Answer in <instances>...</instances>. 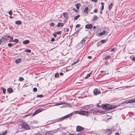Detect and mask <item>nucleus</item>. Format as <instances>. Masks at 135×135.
I'll return each instance as SVG.
<instances>
[{
  "instance_id": "obj_1",
  "label": "nucleus",
  "mask_w": 135,
  "mask_h": 135,
  "mask_svg": "<svg viewBox=\"0 0 135 135\" xmlns=\"http://www.w3.org/2000/svg\"><path fill=\"white\" fill-rule=\"evenodd\" d=\"M21 125L22 128L26 130H28L30 129V127L29 125L24 121L21 122Z\"/></svg>"
},
{
  "instance_id": "obj_2",
  "label": "nucleus",
  "mask_w": 135,
  "mask_h": 135,
  "mask_svg": "<svg viewBox=\"0 0 135 135\" xmlns=\"http://www.w3.org/2000/svg\"><path fill=\"white\" fill-rule=\"evenodd\" d=\"M11 36L9 35H6L3 36L1 39L2 41H4L7 40L9 38L11 39Z\"/></svg>"
},
{
  "instance_id": "obj_3",
  "label": "nucleus",
  "mask_w": 135,
  "mask_h": 135,
  "mask_svg": "<svg viewBox=\"0 0 135 135\" xmlns=\"http://www.w3.org/2000/svg\"><path fill=\"white\" fill-rule=\"evenodd\" d=\"M79 112V114L82 115L87 116L89 115V113L88 111H80Z\"/></svg>"
},
{
  "instance_id": "obj_4",
  "label": "nucleus",
  "mask_w": 135,
  "mask_h": 135,
  "mask_svg": "<svg viewBox=\"0 0 135 135\" xmlns=\"http://www.w3.org/2000/svg\"><path fill=\"white\" fill-rule=\"evenodd\" d=\"M93 93L95 95L100 94V91L98 89H95L93 90Z\"/></svg>"
},
{
  "instance_id": "obj_5",
  "label": "nucleus",
  "mask_w": 135,
  "mask_h": 135,
  "mask_svg": "<svg viewBox=\"0 0 135 135\" xmlns=\"http://www.w3.org/2000/svg\"><path fill=\"white\" fill-rule=\"evenodd\" d=\"M112 133L111 129H107L105 132V134L107 135H110Z\"/></svg>"
},
{
  "instance_id": "obj_6",
  "label": "nucleus",
  "mask_w": 135,
  "mask_h": 135,
  "mask_svg": "<svg viewBox=\"0 0 135 135\" xmlns=\"http://www.w3.org/2000/svg\"><path fill=\"white\" fill-rule=\"evenodd\" d=\"M107 107L108 108H107V110H110L114 108L115 107V106H112L108 104H107Z\"/></svg>"
},
{
  "instance_id": "obj_7",
  "label": "nucleus",
  "mask_w": 135,
  "mask_h": 135,
  "mask_svg": "<svg viewBox=\"0 0 135 135\" xmlns=\"http://www.w3.org/2000/svg\"><path fill=\"white\" fill-rule=\"evenodd\" d=\"M55 131V130H53L49 132H47L46 134V135H52L54 133L57 132V131Z\"/></svg>"
},
{
  "instance_id": "obj_8",
  "label": "nucleus",
  "mask_w": 135,
  "mask_h": 135,
  "mask_svg": "<svg viewBox=\"0 0 135 135\" xmlns=\"http://www.w3.org/2000/svg\"><path fill=\"white\" fill-rule=\"evenodd\" d=\"M83 129V128L80 126H78L76 127V131L79 132L81 131Z\"/></svg>"
},
{
  "instance_id": "obj_9",
  "label": "nucleus",
  "mask_w": 135,
  "mask_h": 135,
  "mask_svg": "<svg viewBox=\"0 0 135 135\" xmlns=\"http://www.w3.org/2000/svg\"><path fill=\"white\" fill-rule=\"evenodd\" d=\"M93 27V25L92 24H87L85 26V28L88 29L91 28Z\"/></svg>"
},
{
  "instance_id": "obj_10",
  "label": "nucleus",
  "mask_w": 135,
  "mask_h": 135,
  "mask_svg": "<svg viewBox=\"0 0 135 135\" xmlns=\"http://www.w3.org/2000/svg\"><path fill=\"white\" fill-rule=\"evenodd\" d=\"M18 41V40L17 39H15L14 40H13V37L12 36H11V39L9 40V42H15L17 43Z\"/></svg>"
},
{
  "instance_id": "obj_11",
  "label": "nucleus",
  "mask_w": 135,
  "mask_h": 135,
  "mask_svg": "<svg viewBox=\"0 0 135 135\" xmlns=\"http://www.w3.org/2000/svg\"><path fill=\"white\" fill-rule=\"evenodd\" d=\"M42 110L40 109H38L36 110V111L33 113V115L34 116L35 115L37 114L38 113L41 112Z\"/></svg>"
},
{
  "instance_id": "obj_12",
  "label": "nucleus",
  "mask_w": 135,
  "mask_h": 135,
  "mask_svg": "<svg viewBox=\"0 0 135 135\" xmlns=\"http://www.w3.org/2000/svg\"><path fill=\"white\" fill-rule=\"evenodd\" d=\"M22 22L21 21L19 20L16 21L15 22V23L16 24L18 25H21L22 24Z\"/></svg>"
},
{
  "instance_id": "obj_13",
  "label": "nucleus",
  "mask_w": 135,
  "mask_h": 135,
  "mask_svg": "<svg viewBox=\"0 0 135 135\" xmlns=\"http://www.w3.org/2000/svg\"><path fill=\"white\" fill-rule=\"evenodd\" d=\"M13 90L11 88H9L7 89V91L8 92V93H10L13 92Z\"/></svg>"
},
{
  "instance_id": "obj_14",
  "label": "nucleus",
  "mask_w": 135,
  "mask_h": 135,
  "mask_svg": "<svg viewBox=\"0 0 135 135\" xmlns=\"http://www.w3.org/2000/svg\"><path fill=\"white\" fill-rule=\"evenodd\" d=\"M63 16L65 18H68V15L67 13L66 12H65L62 13Z\"/></svg>"
},
{
  "instance_id": "obj_15",
  "label": "nucleus",
  "mask_w": 135,
  "mask_h": 135,
  "mask_svg": "<svg viewBox=\"0 0 135 135\" xmlns=\"http://www.w3.org/2000/svg\"><path fill=\"white\" fill-rule=\"evenodd\" d=\"M63 24L61 22L59 23L56 26V27H62L63 26Z\"/></svg>"
},
{
  "instance_id": "obj_16",
  "label": "nucleus",
  "mask_w": 135,
  "mask_h": 135,
  "mask_svg": "<svg viewBox=\"0 0 135 135\" xmlns=\"http://www.w3.org/2000/svg\"><path fill=\"white\" fill-rule=\"evenodd\" d=\"M98 17L97 16L94 15L93 17V18L92 20V21H95L97 20Z\"/></svg>"
},
{
  "instance_id": "obj_17",
  "label": "nucleus",
  "mask_w": 135,
  "mask_h": 135,
  "mask_svg": "<svg viewBox=\"0 0 135 135\" xmlns=\"http://www.w3.org/2000/svg\"><path fill=\"white\" fill-rule=\"evenodd\" d=\"M102 108L104 110H107V108H108V107H107V104H103L102 106Z\"/></svg>"
},
{
  "instance_id": "obj_18",
  "label": "nucleus",
  "mask_w": 135,
  "mask_h": 135,
  "mask_svg": "<svg viewBox=\"0 0 135 135\" xmlns=\"http://www.w3.org/2000/svg\"><path fill=\"white\" fill-rule=\"evenodd\" d=\"M81 6V4L80 3H77L75 4V6L76 8L79 9V7Z\"/></svg>"
},
{
  "instance_id": "obj_19",
  "label": "nucleus",
  "mask_w": 135,
  "mask_h": 135,
  "mask_svg": "<svg viewBox=\"0 0 135 135\" xmlns=\"http://www.w3.org/2000/svg\"><path fill=\"white\" fill-rule=\"evenodd\" d=\"M30 42V41L28 40H26L23 41V43L25 44H28Z\"/></svg>"
},
{
  "instance_id": "obj_20",
  "label": "nucleus",
  "mask_w": 135,
  "mask_h": 135,
  "mask_svg": "<svg viewBox=\"0 0 135 135\" xmlns=\"http://www.w3.org/2000/svg\"><path fill=\"white\" fill-rule=\"evenodd\" d=\"M64 128H59L55 130V131H57H57H59L61 132L62 131V130H63Z\"/></svg>"
},
{
  "instance_id": "obj_21",
  "label": "nucleus",
  "mask_w": 135,
  "mask_h": 135,
  "mask_svg": "<svg viewBox=\"0 0 135 135\" xmlns=\"http://www.w3.org/2000/svg\"><path fill=\"white\" fill-rule=\"evenodd\" d=\"M88 7H86L84 9V13H88Z\"/></svg>"
},
{
  "instance_id": "obj_22",
  "label": "nucleus",
  "mask_w": 135,
  "mask_h": 135,
  "mask_svg": "<svg viewBox=\"0 0 135 135\" xmlns=\"http://www.w3.org/2000/svg\"><path fill=\"white\" fill-rule=\"evenodd\" d=\"M113 6V4L112 3H110L108 7L109 10H110L112 9Z\"/></svg>"
},
{
  "instance_id": "obj_23",
  "label": "nucleus",
  "mask_w": 135,
  "mask_h": 135,
  "mask_svg": "<svg viewBox=\"0 0 135 135\" xmlns=\"http://www.w3.org/2000/svg\"><path fill=\"white\" fill-rule=\"evenodd\" d=\"M91 74H92V73H91V72L87 75L85 77V79L88 78L91 75Z\"/></svg>"
},
{
  "instance_id": "obj_24",
  "label": "nucleus",
  "mask_w": 135,
  "mask_h": 135,
  "mask_svg": "<svg viewBox=\"0 0 135 135\" xmlns=\"http://www.w3.org/2000/svg\"><path fill=\"white\" fill-rule=\"evenodd\" d=\"M70 116H71L70 114L66 115L64 117H63V118H62V119H65L66 118H68Z\"/></svg>"
},
{
  "instance_id": "obj_25",
  "label": "nucleus",
  "mask_w": 135,
  "mask_h": 135,
  "mask_svg": "<svg viewBox=\"0 0 135 135\" xmlns=\"http://www.w3.org/2000/svg\"><path fill=\"white\" fill-rule=\"evenodd\" d=\"M104 3L103 2H101V4L102 5V7L101 10H103L104 9Z\"/></svg>"
},
{
  "instance_id": "obj_26",
  "label": "nucleus",
  "mask_w": 135,
  "mask_h": 135,
  "mask_svg": "<svg viewBox=\"0 0 135 135\" xmlns=\"http://www.w3.org/2000/svg\"><path fill=\"white\" fill-rule=\"evenodd\" d=\"M65 104V102H61V103H57L56 104V105H60Z\"/></svg>"
},
{
  "instance_id": "obj_27",
  "label": "nucleus",
  "mask_w": 135,
  "mask_h": 135,
  "mask_svg": "<svg viewBox=\"0 0 135 135\" xmlns=\"http://www.w3.org/2000/svg\"><path fill=\"white\" fill-rule=\"evenodd\" d=\"M7 133V131L3 132L0 133V135H5Z\"/></svg>"
},
{
  "instance_id": "obj_28",
  "label": "nucleus",
  "mask_w": 135,
  "mask_h": 135,
  "mask_svg": "<svg viewBox=\"0 0 135 135\" xmlns=\"http://www.w3.org/2000/svg\"><path fill=\"white\" fill-rule=\"evenodd\" d=\"M80 17V15H78L74 17V19L75 20H77Z\"/></svg>"
},
{
  "instance_id": "obj_29",
  "label": "nucleus",
  "mask_w": 135,
  "mask_h": 135,
  "mask_svg": "<svg viewBox=\"0 0 135 135\" xmlns=\"http://www.w3.org/2000/svg\"><path fill=\"white\" fill-rule=\"evenodd\" d=\"M1 89L3 91V93L5 94L6 92V89L3 87H2L1 88Z\"/></svg>"
},
{
  "instance_id": "obj_30",
  "label": "nucleus",
  "mask_w": 135,
  "mask_h": 135,
  "mask_svg": "<svg viewBox=\"0 0 135 135\" xmlns=\"http://www.w3.org/2000/svg\"><path fill=\"white\" fill-rule=\"evenodd\" d=\"M107 41V39L106 40H103L101 41V42L103 44L105 43Z\"/></svg>"
},
{
  "instance_id": "obj_31",
  "label": "nucleus",
  "mask_w": 135,
  "mask_h": 135,
  "mask_svg": "<svg viewBox=\"0 0 135 135\" xmlns=\"http://www.w3.org/2000/svg\"><path fill=\"white\" fill-rule=\"evenodd\" d=\"M92 111L94 113H95L97 112L98 111V110L97 109H92Z\"/></svg>"
},
{
  "instance_id": "obj_32",
  "label": "nucleus",
  "mask_w": 135,
  "mask_h": 135,
  "mask_svg": "<svg viewBox=\"0 0 135 135\" xmlns=\"http://www.w3.org/2000/svg\"><path fill=\"white\" fill-rule=\"evenodd\" d=\"M21 61V59H19L18 60H15V62L16 63H18L20 62Z\"/></svg>"
},
{
  "instance_id": "obj_33",
  "label": "nucleus",
  "mask_w": 135,
  "mask_h": 135,
  "mask_svg": "<svg viewBox=\"0 0 135 135\" xmlns=\"http://www.w3.org/2000/svg\"><path fill=\"white\" fill-rule=\"evenodd\" d=\"M106 33H107L108 32H107V31H106L105 30H104L103 31L101 32H100L99 33H97V34H105Z\"/></svg>"
},
{
  "instance_id": "obj_34",
  "label": "nucleus",
  "mask_w": 135,
  "mask_h": 135,
  "mask_svg": "<svg viewBox=\"0 0 135 135\" xmlns=\"http://www.w3.org/2000/svg\"><path fill=\"white\" fill-rule=\"evenodd\" d=\"M25 51L28 53H30L31 52V50L30 49H26L25 50Z\"/></svg>"
},
{
  "instance_id": "obj_35",
  "label": "nucleus",
  "mask_w": 135,
  "mask_h": 135,
  "mask_svg": "<svg viewBox=\"0 0 135 135\" xmlns=\"http://www.w3.org/2000/svg\"><path fill=\"white\" fill-rule=\"evenodd\" d=\"M110 58V56H106L104 58V59L105 60L107 59H109Z\"/></svg>"
},
{
  "instance_id": "obj_36",
  "label": "nucleus",
  "mask_w": 135,
  "mask_h": 135,
  "mask_svg": "<svg viewBox=\"0 0 135 135\" xmlns=\"http://www.w3.org/2000/svg\"><path fill=\"white\" fill-rule=\"evenodd\" d=\"M59 76V74L58 73H56L55 74V77L57 78Z\"/></svg>"
},
{
  "instance_id": "obj_37",
  "label": "nucleus",
  "mask_w": 135,
  "mask_h": 135,
  "mask_svg": "<svg viewBox=\"0 0 135 135\" xmlns=\"http://www.w3.org/2000/svg\"><path fill=\"white\" fill-rule=\"evenodd\" d=\"M24 79L22 77H20L19 78V80L20 81H22Z\"/></svg>"
},
{
  "instance_id": "obj_38",
  "label": "nucleus",
  "mask_w": 135,
  "mask_h": 135,
  "mask_svg": "<svg viewBox=\"0 0 135 135\" xmlns=\"http://www.w3.org/2000/svg\"><path fill=\"white\" fill-rule=\"evenodd\" d=\"M13 45V44L11 43H8V45L9 47H11Z\"/></svg>"
},
{
  "instance_id": "obj_39",
  "label": "nucleus",
  "mask_w": 135,
  "mask_h": 135,
  "mask_svg": "<svg viewBox=\"0 0 135 135\" xmlns=\"http://www.w3.org/2000/svg\"><path fill=\"white\" fill-rule=\"evenodd\" d=\"M54 25L55 24L53 22H51L50 24V26L52 27H53Z\"/></svg>"
},
{
  "instance_id": "obj_40",
  "label": "nucleus",
  "mask_w": 135,
  "mask_h": 135,
  "mask_svg": "<svg viewBox=\"0 0 135 135\" xmlns=\"http://www.w3.org/2000/svg\"><path fill=\"white\" fill-rule=\"evenodd\" d=\"M85 38H83V39L81 41L80 43H83L85 42Z\"/></svg>"
},
{
  "instance_id": "obj_41",
  "label": "nucleus",
  "mask_w": 135,
  "mask_h": 135,
  "mask_svg": "<svg viewBox=\"0 0 135 135\" xmlns=\"http://www.w3.org/2000/svg\"><path fill=\"white\" fill-rule=\"evenodd\" d=\"M37 89L36 88H34L33 89V91H34V92H36L37 91Z\"/></svg>"
},
{
  "instance_id": "obj_42",
  "label": "nucleus",
  "mask_w": 135,
  "mask_h": 135,
  "mask_svg": "<svg viewBox=\"0 0 135 135\" xmlns=\"http://www.w3.org/2000/svg\"><path fill=\"white\" fill-rule=\"evenodd\" d=\"M61 33V32L60 31H57L55 32V33H54V34H60Z\"/></svg>"
},
{
  "instance_id": "obj_43",
  "label": "nucleus",
  "mask_w": 135,
  "mask_h": 135,
  "mask_svg": "<svg viewBox=\"0 0 135 135\" xmlns=\"http://www.w3.org/2000/svg\"><path fill=\"white\" fill-rule=\"evenodd\" d=\"M43 96L42 95H37V97H38L42 98L43 97Z\"/></svg>"
},
{
  "instance_id": "obj_44",
  "label": "nucleus",
  "mask_w": 135,
  "mask_h": 135,
  "mask_svg": "<svg viewBox=\"0 0 135 135\" xmlns=\"http://www.w3.org/2000/svg\"><path fill=\"white\" fill-rule=\"evenodd\" d=\"M9 14L10 15H11L12 14V12L11 10H10L9 12Z\"/></svg>"
},
{
  "instance_id": "obj_45",
  "label": "nucleus",
  "mask_w": 135,
  "mask_h": 135,
  "mask_svg": "<svg viewBox=\"0 0 135 135\" xmlns=\"http://www.w3.org/2000/svg\"><path fill=\"white\" fill-rule=\"evenodd\" d=\"M78 135H85V134L83 132H82L80 133Z\"/></svg>"
},
{
  "instance_id": "obj_46",
  "label": "nucleus",
  "mask_w": 135,
  "mask_h": 135,
  "mask_svg": "<svg viewBox=\"0 0 135 135\" xmlns=\"http://www.w3.org/2000/svg\"><path fill=\"white\" fill-rule=\"evenodd\" d=\"M98 10L97 9H95L93 11L95 13H97L98 12Z\"/></svg>"
},
{
  "instance_id": "obj_47",
  "label": "nucleus",
  "mask_w": 135,
  "mask_h": 135,
  "mask_svg": "<svg viewBox=\"0 0 135 135\" xmlns=\"http://www.w3.org/2000/svg\"><path fill=\"white\" fill-rule=\"evenodd\" d=\"M131 103L133 102H135V99H132L130 101Z\"/></svg>"
},
{
  "instance_id": "obj_48",
  "label": "nucleus",
  "mask_w": 135,
  "mask_h": 135,
  "mask_svg": "<svg viewBox=\"0 0 135 135\" xmlns=\"http://www.w3.org/2000/svg\"><path fill=\"white\" fill-rule=\"evenodd\" d=\"M80 26V24H77L76 25V28H78Z\"/></svg>"
},
{
  "instance_id": "obj_49",
  "label": "nucleus",
  "mask_w": 135,
  "mask_h": 135,
  "mask_svg": "<svg viewBox=\"0 0 135 135\" xmlns=\"http://www.w3.org/2000/svg\"><path fill=\"white\" fill-rule=\"evenodd\" d=\"M79 112H80V111H75V113L76 114H79Z\"/></svg>"
},
{
  "instance_id": "obj_50",
  "label": "nucleus",
  "mask_w": 135,
  "mask_h": 135,
  "mask_svg": "<svg viewBox=\"0 0 135 135\" xmlns=\"http://www.w3.org/2000/svg\"><path fill=\"white\" fill-rule=\"evenodd\" d=\"M105 64L106 65H107L109 64V63L107 61H106L105 63Z\"/></svg>"
},
{
  "instance_id": "obj_51",
  "label": "nucleus",
  "mask_w": 135,
  "mask_h": 135,
  "mask_svg": "<svg viewBox=\"0 0 135 135\" xmlns=\"http://www.w3.org/2000/svg\"><path fill=\"white\" fill-rule=\"evenodd\" d=\"M55 41V39L54 38H52L51 40V41L53 42Z\"/></svg>"
},
{
  "instance_id": "obj_52",
  "label": "nucleus",
  "mask_w": 135,
  "mask_h": 135,
  "mask_svg": "<svg viewBox=\"0 0 135 135\" xmlns=\"http://www.w3.org/2000/svg\"><path fill=\"white\" fill-rule=\"evenodd\" d=\"M77 62V61L76 62H74L72 64V65H75V64H76V63Z\"/></svg>"
},
{
  "instance_id": "obj_53",
  "label": "nucleus",
  "mask_w": 135,
  "mask_h": 135,
  "mask_svg": "<svg viewBox=\"0 0 135 135\" xmlns=\"http://www.w3.org/2000/svg\"><path fill=\"white\" fill-rule=\"evenodd\" d=\"M70 105L69 104H67L66 105V107H70Z\"/></svg>"
},
{
  "instance_id": "obj_54",
  "label": "nucleus",
  "mask_w": 135,
  "mask_h": 135,
  "mask_svg": "<svg viewBox=\"0 0 135 135\" xmlns=\"http://www.w3.org/2000/svg\"><path fill=\"white\" fill-rule=\"evenodd\" d=\"M92 1L94 2H97V0H91Z\"/></svg>"
},
{
  "instance_id": "obj_55",
  "label": "nucleus",
  "mask_w": 135,
  "mask_h": 135,
  "mask_svg": "<svg viewBox=\"0 0 135 135\" xmlns=\"http://www.w3.org/2000/svg\"><path fill=\"white\" fill-rule=\"evenodd\" d=\"M82 109L83 110H86V109H87V108L86 107L83 108H82Z\"/></svg>"
},
{
  "instance_id": "obj_56",
  "label": "nucleus",
  "mask_w": 135,
  "mask_h": 135,
  "mask_svg": "<svg viewBox=\"0 0 135 135\" xmlns=\"http://www.w3.org/2000/svg\"><path fill=\"white\" fill-rule=\"evenodd\" d=\"M132 60L134 61H135V57H132Z\"/></svg>"
},
{
  "instance_id": "obj_57",
  "label": "nucleus",
  "mask_w": 135,
  "mask_h": 135,
  "mask_svg": "<svg viewBox=\"0 0 135 135\" xmlns=\"http://www.w3.org/2000/svg\"><path fill=\"white\" fill-rule=\"evenodd\" d=\"M103 35V34H97V35L98 36H102V35Z\"/></svg>"
},
{
  "instance_id": "obj_58",
  "label": "nucleus",
  "mask_w": 135,
  "mask_h": 135,
  "mask_svg": "<svg viewBox=\"0 0 135 135\" xmlns=\"http://www.w3.org/2000/svg\"><path fill=\"white\" fill-rule=\"evenodd\" d=\"M115 135H119V133L118 132L115 133Z\"/></svg>"
},
{
  "instance_id": "obj_59",
  "label": "nucleus",
  "mask_w": 135,
  "mask_h": 135,
  "mask_svg": "<svg viewBox=\"0 0 135 135\" xmlns=\"http://www.w3.org/2000/svg\"><path fill=\"white\" fill-rule=\"evenodd\" d=\"M92 57L91 56H88V58L89 59H91V58Z\"/></svg>"
},
{
  "instance_id": "obj_60",
  "label": "nucleus",
  "mask_w": 135,
  "mask_h": 135,
  "mask_svg": "<svg viewBox=\"0 0 135 135\" xmlns=\"http://www.w3.org/2000/svg\"><path fill=\"white\" fill-rule=\"evenodd\" d=\"M60 74L61 75H63V73L61 72L60 73Z\"/></svg>"
},
{
  "instance_id": "obj_61",
  "label": "nucleus",
  "mask_w": 135,
  "mask_h": 135,
  "mask_svg": "<svg viewBox=\"0 0 135 135\" xmlns=\"http://www.w3.org/2000/svg\"><path fill=\"white\" fill-rule=\"evenodd\" d=\"M73 10L74 11H75V12H76L77 11H78V10H76V9L75 8H74L73 9Z\"/></svg>"
},
{
  "instance_id": "obj_62",
  "label": "nucleus",
  "mask_w": 135,
  "mask_h": 135,
  "mask_svg": "<svg viewBox=\"0 0 135 135\" xmlns=\"http://www.w3.org/2000/svg\"><path fill=\"white\" fill-rule=\"evenodd\" d=\"M103 10H101V11H100V13L101 14H102V11Z\"/></svg>"
},
{
  "instance_id": "obj_63",
  "label": "nucleus",
  "mask_w": 135,
  "mask_h": 135,
  "mask_svg": "<svg viewBox=\"0 0 135 135\" xmlns=\"http://www.w3.org/2000/svg\"><path fill=\"white\" fill-rule=\"evenodd\" d=\"M115 50V49L114 48H113L111 49V51H114Z\"/></svg>"
},
{
  "instance_id": "obj_64",
  "label": "nucleus",
  "mask_w": 135,
  "mask_h": 135,
  "mask_svg": "<svg viewBox=\"0 0 135 135\" xmlns=\"http://www.w3.org/2000/svg\"><path fill=\"white\" fill-rule=\"evenodd\" d=\"M57 34H53L54 36V37H55L56 36Z\"/></svg>"
}]
</instances>
